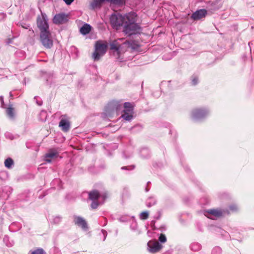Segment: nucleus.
<instances>
[{
  "mask_svg": "<svg viewBox=\"0 0 254 254\" xmlns=\"http://www.w3.org/2000/svg\"><path fill=\"white\" fill-rule=\"evenodd\" d=\"M124 114H123L122 116L125 120L129 121L132 118V112H126V111H124Z\"/></svg>",
  "mask_w": 254,
  "mask_h": 254,
  "instance_id": "20",
  "label": "nucleus"
},
{
  "mask_svg": "<svg viewBox=\"0 0 254 254\" xmlns=\"http://www.w3.org/2000/svg\"><path fill=\"white\" fill-rule=\"evenodd\" d=\"M59 126L64 132H67L69 130L70 123L66 115H62L61 116V120L59 123Z\"/></svg>",
  "mask_w": 254,
  "mask_h": 254,
  "instance_id": "10",
  "label": "nucleus"
},
{
  "mask_svg": "<svg viewBox=\"0 0 254 254\" xmlns=\"http://www.w3.org/2000/svg\"><path fill=\"white\" fill-rule=\"evenodd\" d=\"M137 15L134 12H130L127 14V20L123 28L124 33L128 36L140 33L141 31L140 26L136 23Z\"/></svg>",
  "mask_w": 254,
  "mask_h": 254,
  "instance_id": "1",
  "label": "nucleus"
},
{
  "mask_svg": "<svg viewBox=\"0 0 254 254\" xmlns=\"http://www.w3.org/2000/svg\"><path fill=\"white\" fill-rule=\"evenodd\" d=\"M59 156V152L56 149H51L45 154V160L48 163H50L52 159L57 158Z\"/></svg>",
  "mask_w": 254,
  "mask_h": 254,
  "instance_id": "11",
  "label": "nucleus"
},
{
  "mask_svg": "<svg viewBox=\"0 0 254 254\" xmlns=\"http://www.w3.org/2000/svg\"><path fill=\"white\" fill-rule=\"evenodd\" d=\"M91 29V27L88 24H84L80 29V33L83 35L88 34Z\"/></svg>",
  "mask_w": 254,
  "mask_h": 254,
  "instance_id": "18",
  "label": "nucleus"
},
{
  "mask_svg": "<svg viewBox=\"0 0 254 254\" xmlns=\"http://www.w3.org/2000/svg\"><path fill=\"white\" fill-rule=\"evenodd\" d=\"M228 210H222L220 209H210L205 211L204 215L208 218H211L209 215H212L216 218H220L223 216L224 214L227 213L230 214Z\"/></svg>",
  "mask_w": 254,
  "mask_h": 254,
  "instance_id": "8",
  "label": "nucleus"
},
{
  "mask_svg": "<svg viewBox=\"0 0 254 254\" xmlns=\"http://www.w3.org/2000/svg\"><path fill=\"white\" fill-rule=\"evenodd\" d=\"M74 222L75 225L81 227L83 229L87 228V224L85 219L79 216L74 217Z\"/></svg>",
  "mask_w": 254,
  "mask_h": 254,
  "instance_id": "14",
  "label": "nucleus"
},
{
  "mask_svg": "<svg viewBox=\"0 0 254 254\" xmlns=\"http://www.w3.org/2000/svg\"><path fill=\"white\" fill-rule=\"evenodd\" d=\"M110 49L117 52L118 55H119L120 52L122 51L123 48H131L132 49L135 48V44L134 42L128 41H126L121 45L117 40H115L110 44Z\"/></svg>",
  "mask_w": 254,
  "mask_h": 254,
  "instance_id": "2",
  "label": "nucleus"
},
{
  "mask_svg": "<svg viewBox=\"0 0 254 254\" xmlns=\"http://www.w3.org/2000/svg\"><path fill=\"white\" fill-rule=\"evenodd\" d=\"M40 40L42 45L47 49H50L53 45L50 31L40 33Z\"/></svg>",
  "mask_w": 254,
  "mask_h": 254,
  "instance_id": "7",
  "label": "nucleus"
},
{
  "mask_svg": "<svg viewBox=\"0 0 254 254\" xmlns=\"http://www.w3.org/2000/svg\"><path fill=\"white\" fill-rule=\"evenodd\" d=\"M92 202L91 204V207L93 209H96L99 206V202L98 200H92Z\"/></svg>",
  "mask_w": 254,
  "mask_h": 254,
  "instance_id": "26",
  "label": "nucleus"
},
{
  "mask_svg": "<svg viewBox=\"0 0 254 254\" xmlns=\"http://www.w3.org/2000/svg\"><path fill=\"white\" fill-rule=\"evenodd\" d=\"M67 5L70 4L74 0H63Z\"/></svg>",
  "mask_w": 254,
  "mask_h": 254,
  "instance_id": "28",
  "label": "nucleus"
},
{
  "mask_svg": "<svg viewBox=\"0 0 254 254\" xmlns=\"http://www.w3.org/2000/svg\"><path fill=\"white\" fill-rule=\"evenodd\" d=\"M124 108L125 110L124 111H126V112H132L133 106L129 102H126L124 103Z\"/></svg>",
  "mask_w": 254,
  "mask_h": 254,
  "instance_id": "19",
  "label": "nucleus"
},
{
  "mask_svg": "<svg viewBox=\"0 0 254 254\" xmlns=\"http://www.w3.org/2000/svg\"><path fill=\"white\" fill-rule=\"evenodd\" d=\"M37 25L40 30V33L49 31L47 15L45 14L42 13L40 15H38Z\"/></svg>",
  "mask_w": 254,
  "mask_h": 254,
  "instance_id": "5",
  "label": "nucleus"
},
{
  "mask_svg": "<svg viewBox=\"0 0 254 254\" xmlns=\"http://www.w3.org/2000/svg\"><path fill=\"white\" fill-rule=\"evenodd\" d=\"M149 217V213L147 211L142 212L139 215V218L141 220H146Z\"/></svg>",
  "mask_w": 254,
  "mask_h": 254,
  "instance_id": "22",
  "label": "nucleus"
},
{
  "mask_svg": "<svg viewBox=\"0 0 254 254\" xmlns=\"http://www.w3.org/2000/svg\"><path fill=\"white\" fill-rule=\"evenodd\" d=\"M159 241L161 243L166 242L167 241V239H166L165 235L163 234H161L159 237Z\"/></svg>",
  "mask_w": 254,
  "mask_h": 254,
  "instance_id": "27",
  "label": "nucleus"
},
{
  "mask_svg": "<svg viewBox=\"0 0 254 254\" xmlns=\"http://www.w3.org/2000/svg\"><path fill=\"white\" fill-rule=\"evenodd\" d=\"M107 48L108 45L106 42L97 41L95 45V51L92 55L94 60H99L106 53Z\"/></svg>",
  "mask_w": 254,
  "mask_h": 254,
  "instance_id": "3",
  "label": "nucleus"
},
{
  "mask_svg": "<svg viewBox=\"0 0 254 254\" xmlns=\"http://www.w3.org/2000/svg\"><path fill=\"white\" fill-rule=\"evenodd\" d=\"M207 14V10L204 9H201L196 10L193 13L191 16V18L194 20H198L204 18Z\"/></svg>",
  "mask_w": 254,
  "mask_h": 254,
  "instance_id": "12",
  "label": "nucleus"
},
{
  "mask_svg": "<svg viewBox=\"0 0 254 254\" xmlns=\"http://www.w3.org/2000/svg\"><path fill=\"white\" fill-rule=\"evenodd\" d=\"M197 78H194L192 80V84L193 85H196L197 83Z\"/></svg>",
  "mask_w": 254,
  "mask_h": 254,
  "instance_id": "29",
  "label": "nucleus"
},
{
  "mask_svg": "<svg viewBox=\"0 0 254 254\" xmlns=\"http://www.w3.org/2000/svg\"><path fill=\"white\" fill-rule=\"evenodd\" d=\"M13 164V160L10 158H8L6 159L4 161V165L7 168H11V166Z\"/></svg>",
  "mask_w": 254,
  "mask_h": 254,
  "instance_id": "21",
  "label": "nucleus"
},
{
  "mask_svg": "<svg viewBox=\"0 0 254 254\" xmlns=\"http://www.w3.org/2000/svg\"><path fill=\"white\" fill-rule=\"evenodd\" d=\"M207 114V110L202 108L195 109L192 112V116L194 118L203 117Z\"/></svg>",
  "mask_w": 254,
  "mask_h": 254,
  "instance_id": "13",
  "label": "nucleus"
},
{
  "mask_svg": "<svg viewBox=\"0 0 254 254\" xmlns=\"http://www.w3.org/2000/svg\"><path fill=\"white\" fill-rule=\"evenodd\" d=\"M88 196L91 200H98L101 195L98 190H94L88 192Z\"/></svg>",
  "mask_w": 254,
  "mask_h": 254,
  "instance_id": "16",
  "label": "nucleus"
},
{
  "mask_svg": "<svg viewBox=\"0 0 254 254\" xmlns=\"http://www.w3.org/2000/svg\"><path fill=\"white\" fill-rule=\"evenodd\" d=\"M229 212L231 211V212H236L238 208V207L235 204H232V205H230L229 207ZM229 211V210H228Z\"/></svg>",
  "mask_w": 254,
  "mask_h": 254,
  "instance_id": "25",
  "label": "nucleus"
},
{
  "mask_svg": "<svg viewBox=\"0 0 254 254\" xmlns=\"http://www.w3.org/2000/svg\"><path fill=\"white\" fill-rule=\"evenodd\" d=\"M105 1L121 5L125 4L126 3V0H92L90 3V6L93 9L99 8Z\"/></svg>",
  "mask_w": 254,
  "mask_h": 254,
  "instance_id": "6",
  "label": "nucleus"
},
{
  "mask_svg": "<svg viewBox=\"0 0 254 254\" xmlns=\"http://www.w3.org/2000/svg\"><path fill=\"white\" fill-rule=\"evenodd\" d=\"M4 17V14L2 13H0V20L3 19Z\"/></svg>",
  "mask_w": 254,
  "mask_h": 254,
  "instance_id": "30",
  "label": "nucleus"
},
{
  "mask_svg": "<svg viewBox=\"0 0 254 254\" xmlns=\"http://www.w3.org/2000/svg\"><path fill=\"white\" fill-rule=\"evenodd\" d=\"M121 105L119 102L113 101L108 104V108L113 111H118L120 110Z\"/></svg>",
  "mask_w": 254,
  "mask_h": 254,
  "instance_id": "17",
  "label": "nucleus"
},
{
  "mask_svg": "<svg viewBox=\"0 0 254 254\" xmlns=\"http://www.w3.org/2000/svg\"><path fill=\"white\" fill-rule=\"evenodd\" d=\"M127 14L124 16L121 14H112L110 17V23L114 28L117 29L121 26H124L127 20Z\"/></svg>",
  "mask_w": 254,
  "mask_h": 254,
  "instance_id": "4",
  "label": "nucleus"
},
{
  "mask_svg": "<svg viewBox=\"0 0 254 254\" xmlns=\"http://www.w3.org/2000/svg\"><path fill=\"white\" fill-rule=\"evenodd\" d=\"M6 113L7 115L10 118L14 117V109L12 108L9 107L6 109Z\"/></svg>",
  "mask_w": 254,
  "mask_h": 254,
  "instance_id": "23",
  "label": "nucleus"
},
{
  "mask_svg": "<svg viewBox=\"0 0 254 254\" xmlns=\"http://www.w3.org/2000/svg\"><path fill=\"white\" fill-rule=\"evenodd\" d=\"M147 246L149 252L151 253H156L162 248V246L156 240L149 241L147 243Z\"/></svg>",
  "mask_w": 254,
  "mask_h": 254,
  "instance_id": "9",
  "label": "nucleus"
},
{
  "mask_svg": "<svg viewBox=\"0 0 254 254\" xmlns=\"http://www.w3.org/2000/svg\"><path fill=\"white\" fill-rule=\"evenodd\" d=\"M66 17L64 14H56L53 19V22L56 24H60L66 21Z\"/></svg>",
  "mask_w": 254,
  "mask_h": 254,
  "instance_id": "15",
  "label": "nucleus"
},
{
  "mask_svg": "<svg viewBox=\"0 0 254 254\" xmlns=\"http://www.w3.org/2000/svg\"><path fill=\"white\" fill-rule=\"evenodd\" d=\"M45 252L43 249L38 248L31 252V254H44Z\"/></svg>",
  "mask_w": 254,
  "mask_h": 254,
  "instance_id": "24",
  "label": "nucleus"
}]
</instances>
